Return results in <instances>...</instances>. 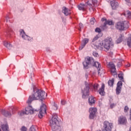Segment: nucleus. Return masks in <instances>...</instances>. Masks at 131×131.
<instances>
[{
	"label": "nucleus",
	"instance_id": "f257e3e1",
	"mask_svg": "<svg viewBox=\"0 0 131 131\" xmlns=\"http://www.w3.org/2000/svg\"><path fill=\"white\" fill-rule=\"evenodd\" d=\"M47 98V93L45 91L38 90L36 88H33V94L30 95L27 101V104L30 105L32 103V101L36 100H45Z\"/></svg>",
	"mask_w": 131,
	"mask_h": 131
},
{
	"label": "nucleus",
	"instance_id": "f03ea898",
	"mask_svg": "<svg viewBox=\"0 0 131 131\" xmlns=\"http://www.w3.org/2000/svg\"><path fill=\"white\" fill-rule=\"evenodd\" d=\"M94 64V67L97 68L98 74L101 73V64L99 62H95L93 57H90L89 56L85 58V61L83 62V65L84 68L88 69L89 68V65H92Z\"/></svg>",
	"mask_w": 131,
	"mask_h": 131
},
{
	"label": "nucleus",
	"instance_id": "7ed1b4c3",
	"mask_svg": "<svg viewBox=\"0 0 131 131\" xmlns=\"http://www.w3.org/2000/svg\"><path fill=\"white\" fill-rule=\"evenodd\" d=\"M58 115L53 114L51 120L50 121V125L53 131L61 130V127L58 121Z\"/></svg>",
	"mask_w": 131,
	"mask_h": 131
},
{
	"label": "nucleus",
	"instance_id": "20e7f679",
	"mask_svg": "<svg viewBox=\"0 0 131 131\" xmlns=\"http://www.w3.org/2000/svg\"><path fill=\"white\" fill-rule=\"evenodd\" d=\"M93 4L94 7H97L98 6V1L97 0H90L88 1L87 3L85 4H81L78 5V8L80 11H85L88 9V7H91L92 9H94L93 8Z\"/></svg>",
	"mask_w": 131,
	"mask_h": 131
},
{
	"label": "nucleus",
	"instance_id": "39448f33",
	"mask_svg": "<svg viewBox=\"0 0 131 131\" xmlns=\"http://www.w3.org/2000/svg\"><path fill=\"white\" fill-rule=\"evenodd\" d=\"M92 86H93L94 91H98L99 84L95 83L94 85L93 84L86 85L85 88L84 89V90H82L83 94L82 98H83V99H85V98H86V96H89V94H90V88H91Z\"/></svg>",
	"mask_w": 131,
	"mask_h": 131
},
{
	"label": "nucleus",
	"instance_id": "423d86ee",
	"mask_svg": "<svg viewBox=\"0 0 131 131\" xmlns=\"http://www.w3.org/2000/svg\"><path fill=\"white\" fill-rule=\"evenodd\" d=\"M129 26V23L128 21H123L117 23L115 27L118 30H125L127 29Z\"/></svg>",
	"mask_w": 131,
	"mask_h": 131
},
{
	"label": "nucleus",
	"instance_id": "0eeeda50",
	"mask_svg": "<svg viewBox=\"0 0 131 131\" xmlns=\"http://www.w3.org/2000/svg\"><path fill=\"white\" fill-rule=\"evenodd\" d=\"M102 45L107 51L110 50V48L113 46V44L112 43V38L111 37H107L105 38L103 41H102Z\"/></svg>",
	"mask_w": 131,
	"mask_h": 131
},
{
	"label": "nucleus",
	"instance_id": "6e6552de",
	"mask_svg": "<svg viewBox=\"0 0 131 131\" xmlns=\"http://www.w3.org/2000/svg\"><path fill=\"white\" fill-rule=\"evenodd\" d=\"M113 128V123L109 122L108 121H105L103 122V129L105 131H112Z\"/></svg>",
	"mask_w": 131,
	"mask_h": 131
},
{
	"label": "nucleus",
	"instance_id": "1a4fd4ad",
	"mask_svg": "<svg viewBox=\"0 0 131 131\" xmlns=\"http://www.w3.org/2000/svg\"><path fill=\"white\" fill-rule=\"evenodd\" d=\"M33 112H34V110L32 108V106L29 105L26 107L25 112L18 113V114L20 115H22L23 114L28 115V114H33Z\"/></svg>",
	"mask_w": 131,
	"mask_h": 131
},
{
	"label": "nucleus",
	"instance_id": "9d476101",
	"mask_svg": "<svg viewBox=\"0 0 131 131\" xmlns=\"http://www.w3.org/2000/svg\"><path fill=\"white\" fill-rule=\"evenodd\" d=\"M47 113V106L46 104L42 103V105L40 106L39 114H38V117L39 118H42V116H43V114H46Z\"/></svg>",
	"mask_w": 131,
	"mask_h": 131
},
{
	"label": "nucleus",
	"instance_id": "9b49d317",
	"mask_svg": "<svg viewBox=\"0 0 131 131\" xmlns=\"http://www.w3.org/2000/svg\"><path fill=\"white\" fill-rule=\"evenodd\" d=\"M89 118L90 119H94L95 116H96V113H97V108L96 107H91L89 109Z\"/></svg>",
	"mask_w": 131,
	"mask_h": 131
},
{
	"label": "nucleus",
	"instance_id": "f8f14e48",
	"mask_svg": "<svg viewBox=\"0 0 131 131\" xmlns=\"http://www.w3.org/2000/svg\"><path fill=\"white\" fill-rule=\"evenodd\" d=\"M108 66L111 69V74L112 75H116V68H115V65L113 64V62H109Z\"/></svg>",
	"mask_w": 131,
	"mask_h": 131
},
{
	"label": "nucleus",
	"instance_id": "ddd939ff",
	"mask_svg": "<svg viewBox=\"0 0 131 131\" xmlns=\"http://www.w3.org/2000/svg\"><path fill=\"white\" fill-rule=\"evenodd\" d=\"M118 122L119 124H126L127 120L125 117L121 116L118 118Z\"/></svg>",
	"mask_w": 131,
	"mask_h": 131
},
{
	"label": "nucleus",
	"instance_id": "4468645a",
	"mask_svg": "<svg viewBox=\"0 0 131 131\" xmlns=\"http://www.w3.org/2000/svg\"><path fill=\"white\" fill-rule=\"evenodd\" d=\"M98 38H99V36H96L92 40V47L95 50H97V49L99 48V42H95V43H94L96 40H97Z\"/></svg>",
	"mask_w": 131,
	"mask_h": 131
},
{
	"label": "nucleus",
	"instance_id": "2eb2a0df",
	"mask_svg": "<svg viewBox=\"0 0 131 131\" xmlns=\"http://www.w3.org/2000/svg\"><path fill=\"white\" fill-rule=\"evenodd\" d=\"M89 41H90V39L89 38H85L83 39L81 43V46L79 48V50L80 51H81V50H82L83 48L85 47V45H86V43H88V42H89Z\"/></svg>",
	"mask_w": 131,
	"mask_h": 131
},
{
	"label": "nucleus",
	"instance_id": "dca6fc26",
	"mask_svg": "<svg viewBox=\"0 0 131 131\" xmlns=\"http://www.w3.org/2000/svg\"><path fill=\"white\" fill-rule=\"evenodd\" d=\"M121 88H122V81H119L117 83V86L116 88V94L119 95L121 92Z\"/></svg>",
	"mask_w": 131,
	"mask_h": 131
},
{
	"label": "nucleus",
	"instance_id": "f3484780",
	"mask_svg": "<svg viewBox=\"0 0 131 131\" xmlns=\"http://www.w3.org/2000/svg\"><path fill=\"white\" fill-rule=\"evenodd\" d=\"M20 35L21 36L22 38L27 40H30V37L25 34V32L23 30L20 31Z\"/></svg>",
	"mask_w": 131,
	"mask_h": 131
},
{
	"label": "nucleus",
	"instance_id": "a211bd4d",
	"mask_svg": "<svg viewBox=\"0 0 131 131\" xmlns=\"http://www.w3.org/2000/svg\"><path fill=\"white\" fill-rule=\"evenodd\" d=\"M111 6L113 10H116V8H118L119 4L116 1L113 0L112 1H111Z\"/></svg>",
	"mask_w": 131,
	"mask_h": 131
},
{
	"label": "nucleus",
	"instance_id": "6ab92c4d",
	"mask_svg": "<svg viewBox=\"0 0 131 131\" xmlns=\"http://www.w3.org/2000/svg\"><path fill=\"white\" fill-rule=\"evenodd\" d=\"M98 92L99 94H100L101 96H104V95H105V84L104 83L102 84L101 87Z\"/></svg>",
	"mask_w": 131,
	"mask_h": 131
},
{
	"label": "nucleus",
	"instance_id": "aec40b11",
	"mask_svg": "<svg viewBox=\"0 0 131 131\" xmlns=\"http://www.w3.org/2000/svg\"><path fill=\"white\" fill-rule=\"evenodd\" d=\"M2 114L6 117H9V116H12V113L9 111H6L5 110H2L1 111Z\"/></svg>",
	"mask_w": 131,
	"mask_h": 131
},
{
	"label": "nucleus",
	"instance_id": "412c9836",
	"mask_svg": "<svg viewBox=\"0 0 131 131\" xmlns=\"http://www.w3.org/2000/svg\"><path fill=\"white\" fill-rule=\"evenodd\" d=\"M62 12L64 14L65 16H68V15H70V10L68 9L65 7L62 8Z\"/></svg>",
	"mask_w": 131,
	"mask_h": 131
},
{
	"label": "nucleus",
	"instance_id": "4be33fe9",
	"mask_svg": "<svg viewBox=\"0 0 131 131\" xmlns=\"http://www.w3.org/2000/svg\"><path fill=\"white\" fill-rule=\"evenodd\" d=\"M3 45L9 50L11 49V48H12V45H11V43H9V42L7 41H4L3 42Z\"/></svg>",
	"mask_w": 131,
	"mask_h": 131
},
{
	"label": "nucleus",
	"instance_id": "5701e85b",
	"mask_svg": "<svg viewBox=\"0 0 131 131\" xmlns=\"http://www.w3.org/2000/svg\"><path fill=\"white\" fill-rule=\"evenodd\" d=\"M89 102L90 105H93V104H95L96 102L95 100V98L93 96H90L89 98Z\"/></svg>",
	"mask_w": 131,
	"mask_h": 131
},
{
	"label": "nucleus",
	"instance_id": "b1692460",
	"mask_svg": "<svg viewBox=\"0 0 131 131\" xmlns=\"http://www.w3.org/2000/svg\"><path fill=\"white\" fill-rule=\"evenodd\" d=\"M106 25H114V23L112 20H106L104 23L103 26L105 27Z\"/></svg>",
	"mask_w": 131,
	"mask_h": 131
},
{
	"label": "nucleus",
	"instance_id": "393cba45",
	"mask_svg": "<svg viewBox=\"0 0 131 131\" xmlns=\"http://www.w3.org/2000/svg\"><path fill=\"white\" fill-rule=\"evenodd\" d=\"M1 128L3 131H9V125L7 124L2 125Z\"/></svg>",
	"mask_w": 131,
	"mask_h": 131
},
{
	"label": "nucleus",
	"instance_id": "a878e982",
	"mask_svg": "<svg viewBox=\"0 0 131 131\" xmlns=\"http://www.w3.org/2000/svg\"><path fill=\"white\" fill-rule=\"evenodd\" d=\"M124 15L125 16V17H127L129 19H131V12L129 11H126L124 13Z\"/></svg>",
	"mask_w": 131,
	"mask_h": 131
},
{
	"label": "nucleus",
	"instance_id": "bb28decb",
	"mask_svg": "<svg viewBox=\"0 0 131 131\" xmlns=\"http://www.w3.org/2000/svg\"><path fill=\"white\" fill-rule=\"evenodd\" d=\"M127 45L129 48H131V35L127 39Z\"/></svg>",
	"mask_w": 131,
	"mask_h": 131
},
{
	"label": "nucleus",
	"instance_id": "cd10ccee",
	"mask_svg": "<svg viewBox=\"0 0 131 131\" xmlns=\"http://www.w3.org/2000/svg\"><path fill=\"white\" fill-rule=\"evenodd\" d=\"M114 84V78L112 79V80H110L108 81V84L110 86H113V84Z\"/></svg>",
	"mask_w": 131,
	"mask_h": 131
},
{
	"label": "nucleus",
	"instance_id": "c85d7f7f",
	"mask_svg": "<svg viewBox=\"0 0 131 131\" xmlns=\"http://www.w3.org/2000/svg\"><path fill=\"white\" fill-rule=\"evenodd\" d=\"M118 77L120 79V80H121L122 81H124L123 80V74L122 73H120L118 74Z\"/></svg>",
	"mask_w": 131,
	"mask_h": 131
},
{
	"label": "nucleus",
	"instance_id": "c756f323",
	"mask_svg": "<svg viewBox=\"0 0 131 131\" xmlns=\"http://www.w3.org/2000/svg\"><path fill=\"white\" fill-rule=\"evenodd\" d=\"M123 40V35L121 34L120 35V37L117 40H118V43H119L120 42H121V41H122Z\"/></svg>",
	"mask_w": 131,
	"mask_h": 131
},
{
	"label": "nucleus",
	"instance_id": "7c9ffc66",
	"mask_svg": "<svg viewBox=\"0 0 131 131\" xmlns=\"http://www.w3.org/2000/svg\"><path fill=\"white\" fill-rule=\"evenodd\" d=\"M95 22H96V19L95 18H92L90 20L91 24H92V25H94V24H95Z\"/></svg>",
	"mask_w": 131,
	"mask_h": 131
},
{
	"label": "nucleus",
	"instance_id": "2f4dec72",
	"mask_svg": "<svg viewBox=\"0 0 131 131\" xmlns=\"http://www.w3.org/2000/svg\"><path fill=\"white\" fill-rule=\"evenodd\" d=\"M12 111V114H14L15 112H16V108L11 107L10 109L9 110V111Z\"/></svg>",
	"mask_w": 131,
	"mask_h": 131
},
{
	"label": "nucleus",
	"instance_id": "473e14b6",
	"mask_svg": "<svg viewBox=\"0 0 131 131\" xmlns=\"http://www.w3.org/2000/svg\"><path fill=\"white\" fill-rule=\"evenodd\" d=\"M53 108L54 110H58V106L57 105V104L56 103H54V105L53 106Z\"/></svg>",
	"mask_w": 131,
	"mask_h": 131
},
{
	"label": "nucleus",
	"instance_id": "72a5a7b5",
	"mask_svg": "<svg viewBox=\"0 0 131 131\" xmlns=\"http://www.w3.org/2000/svg\"><path fill=\"white\" fill-rule=\"evenodd\" d=\"M79 28L78 29V30H79V31H81V29H82V28H83V26H82V24L80 23L79 25Z\"/></svg>",
	"mask_w": 131,
	"mask_h": 131
},
{
	"label": "nucleus",
	"instance_id": "f704fd0d",
	"mask_svg": "<svg viewBox=\"0 0 131 131\" xmlns=\"http://www.w3.org/2000/svg\"><path fill=\"white\" fill-rule=\"evenodd\" d=\"M29 131H36V129H35V127H34V126H32L30 128Z\"/></svg>",
	"mask_w": 131,
	"mask_h": 131
},
{
	"label": "nucleus",
	"instance_id": "c9c22d12",
	"mask_svg": "<svg viewBox=\"0 0 131 131\" xmlns=\"http://www.w3.org/2000/svg\"><path fill=\"white\" fill-rule=\"evenodd\" d=\"M101 29L99 28H96L95 29V32H98V33H100L101 32Z\"/></svg>",
	"mask_w": 131,
	"mask_h": 131
},
{
	"label": "nucleus",
	"instance_id": "e433bc0d",
	"mask_svg": "<svg viewBox=\"0 0 131 131\" xmlns=\"http://www.w3.org/2000/svg\"><path fill=\"white\" fill-rule=\"evenodd\" d=\"M21 131H27V128L25 126H23L21 129Z\"/></svg>",
	"mask_w": 131,
	"mask_h": 131
},
{
	"label": "nucleus",
	"instance_id": "4c0bfd02",
	"mask_svg": "<svg viewBox=\"0 0 131 131\" xmlns=\"http://www.w3.org/2000/svg\"><path fill=\"white\" fill-rule=\"evenodd\" d=\"M93 55L94 57H98V53L94 52Z\"/></svg>",
	"mask_w": 131,
	"mask_h": 131
},
{
	"label": "nucleus",
	"instance_id": "58836bf2",
	"mask_svg": "<svg viewBox=\"0 0 131 131\" xmlns=\"http://www.w3.org/2000/svg\"><path fill=\"white\" fill-rule=\"evenodd\" d=\"M61 105H65L66 104V101H65L64 100H62L61 101Z\"/></svg>",
	"mask_w": 131,
	"mask_h": 131
},
{
	"label": "nucleus",
	"instance_id": "ea45409f",
	"mask_svg": "<svg viewBox=\"0 0 131 131\" xmlns=\"http://www.w3.org/2000/svg\"><path fill=\"white\" fill-rule=\"evenodd\" d=\"M127 111H128V107H127V106H126L124 107V112H127Z\"/></svg>",
	"mask_w": 131,
	"mask_h": 131
},
{
	"label": "nucleus",
	"instance_id": "a19ab883",
	"mask_svg": "<svg viewBox=\"0 0 131 131\" xmlns=\"http://www.w3.org/2000/svg\"><path fill=\"white\" fill-rule=\"evenodd\" d=\"M115 106H116V104H115L114 103H113L110 105V107L112 109V108H114V107H115Z\"/></svg>",
	"mask_w": 131,
	"mask_h": 131
},
{
	"label": "nucleus",
	"instance_id": "79ce46f5",
	"mask_svg": "<svg viewBox=\"0 0 131 131\" xmlns=\"http://www.w3.org/2000/svg\"><path fill=\"white\" fill-rule=\"evenodd\" d=\"M126 68H128V67H130V63H128L125 65Z\"/></svg>",
	"mask_w": 131,
	"mask_h": 131
},
{
	"label": "nucleus",
	"instance_id": "37998d69",
	"mask_svg": "<svg viewBox=\"0 0 131 131\" xmlns=\"http://www.w3.org/2000/svg\"><path fill=\"white\" fill-rule=\"evenodd\" d=\"M101 21H107V19H106V18H102V19H101Z\"/></svg>",
	"mask_w": 131,
	"mask_h": 131
},
{
	"label": "nucleus",
	"instance_id": "c03bdc74",
	"mask_svg": "<svg viewBox=\"0 0 131 131\" xmlns=\"http://www.w3.org/2000/svg\"><path fill=\"white\" fill-rule=\"evenodd\" d=\"M118 67H120V66H121V63L119 62L117 64Z\"/></svg>",
	"mask_w": 131,
	"mask_h": 131
},
{
	"label": "nucleus",
	"instance_id": "a18cd8bd",
	"mask_svg": "<svg viewBox=\"0 0 131 131\" xmlns=\"http://www.w3.org/2000/svg\"><path fill=\"white\" fill-rule=\"evenodd\" d=\"M8 19H9V17H6L7 22H8Z\"/></svg>",
	"mask_w": 131,
	"mask_h": 131
},
{
	"label": "nucleus",
	"instance_id": "49530a36",
	"mask_svg": "<svg viewBox=\"0 0 131 131\" xmlns=\"http://www.w3.org/2000/svg\"><path fill=\"white\" fill-rule=\"evenodd\" d=\"M129 131H131V126H130V129H129Z\"/></svg>",
	"mask_w": 131,
	"mask_h": 131
},
{
	"label": "nucleus",
	"instance_id": "de8ad7c7",
	"mask_svg": "<svg viewBox=\"0 0 131 131\" xmlns=\"http://www.w3.org/2000/svg\"><path fill=\"white\" fill-rule=\"evenodd\" d=\"M0 131H2V130H1V129H0Z\"/></svg>",
	"mask_w": 131,
	"mask_h": 131
}]
</instances>
